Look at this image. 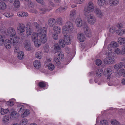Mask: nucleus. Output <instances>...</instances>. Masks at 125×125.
<instances>
[{"label": "nucleus", "mask_w": 125, "mask_h": 125, "mask_svg": "<svg viewBox=\"0 0 125 125\" xmlns=\"http://www.w3.org/2000/svg\"><path fill=\"white\" fill-rule=\"evenodd\" d=\"M0 31L3 36L5 38L10 36V40L7 39L5 41L2 36L0 35V45L4 44L7 49H10L12 44L15 48L14 49V54L18 55H24V52L23 51H20L19 49V42L20 38L16 35V31L14 29L11 27L9 28L7 31H6V28L5 26L2 27L0 28Z\"/></svg>", "instance_id": "1"}, {"label": "nucleus", "mask_w": 125, "mask_h": 125, "mask_svg": "<svg viewBox=\"0 0 125 125\" xmlns=\"http://www.w3.org/2000/svg\"><path fill=\"white\" fill-rule=\"evenodd\" d=\"M37 29V33L33 32L31 35L32 41L34 42L35 46L39 47L41 45L42 43H44L47 41V30L46 28L43 27L39 29L40 25L36 22L33 24Z\"/></svg>", "instance_id": "2"}, {"label": "nucleus", "mask_w": 125, "mask_h": 125, "mask_svg": "<svg viewBox=\"0 0 125 125\" xmlns=\"http://www.w3.org/2000/svg\"><path fill=\"white\" fill-rule=\"evenodd\" d=\"M93 3L92 2H90L88 3L87 7L84 8V11L86 17L88 18V22L91 24H94L95 21V18L91 14V12L93 11L94 7Z\"/></svg>", "instance_id": "3"}, {"label": "nucleus", "mask_w": 125, "mask_h": 125, "mask_svg": "<svg viewBox=\"0 0 125 125\" xmlns=\"http://www.w3.org/2000/svg\"><path fill=\"white\" fill-rule=\"evenodd\" d=\"M74 28L72 23L69 21L66 22L65 25L64 26L62 29V33L64 34L70 33L72 32Z\"/></svg>", "instance_id": "4"}, {"label": "nucleus", "mask_w": 125, "mask_h": 125, "mask_svg": "<svg viewBox=\"0 0 125 125\" xmlns=\"http://www.w3.org/2000/svg\"><path fill=\"white\" fill-rule=\"evenodd\" d=\"M64 40L61 39L59 40V44L62 48L65 47V44L69 45L71 44V40L69 36L67 35H64Z\"/></svg>", "instance_id": "5"}, {"label": "nucleus", "mask_w": 125, "mask_h": 125, "mask_svg": "<svg viewBox=\"0 0 125 125\" xmlns=\"http://www.w3.org/2000/svg\"><path fill=\"white\" fill-rule=\"evenodd\" d=\"M49 5L51 7L40 9V13L41 14H44L46 12H49L52 9V7L55 6V5L53 3L51 2H50Z\"/></svg>", "instance_id": "6"}, {"label": "nucleus", "mask_w": 125, "mask_h": 125, "mask_svg": "<svg viewBox=\"0 0 125 125\" xmlns=\"http://www.w3.org/2000/svg\"><path fill=\"white\" fill-rule=\"evenodd\" d=\"M112 57H106L104 58H102V59L104 60L105 63L109 64L113 63L115 61V59L113 58L114 57V56H113Z\"/></svg>", "instance_id": "7"}, {"label": "nucleus", "mask_w": 125, "mask_h": 125, "mask_svg": "<svg viewBox=\"0 0 125 125\" xmlns=\"http://www.w3.org/2000/svg\"><path fill=\"white\" fill-rule=\"evenodd\" d=\"M112 73V69L110 68H107L105 69L103 72L104 74L107 77V79H109Z\"/></svg>", "instance_id": "8"}, {"label": "nucleus", "mask_w": 125, "mask_h": 125, "mask_svg": "<svg viewBox=\"0 0 125 125\" xmlns=\"http://www.w3.org/2000/svg\"><path fill=\"white\" fill-rule=\"evenodd\" d=\"M54 51L53 52L54 53H57V55H63V53L61 52V49L58 43L55 44L53 46Z\"/></svg>", "instance_id": "9"}, {"label": "nucleus", "mask_w": 125, "mask_h": 125, "mask_svg": "<svg viewBox=\"0 0 125 125\" xmlns=\"http://www.w3.org/2000/svg\"><path fill=\"white\" fill-rule=\"evenodd\" d=\"M56 57H55L54 59V63L56 66H59L61 64L60 60L62 59L64 55H57Z\"/></svg>", "instance_id": "10"}, {"label": "nucleus", "mask_w": 125, "mask_h": 125, "mask_svg": "<svg viewBox=\"0 0 125 125\" xmlns=\"http://www.w3.org/2000/svg\"><path fill=\"white\" fill-rule=\"evenodd\" d=\"M17 30L19 34H21L25 31V25L22 23H19V26L17 28Z\"/></svg>", "instance_id": "11"}, {"label": "nucleus", "mask_w": 125, "mask_h": 125, "mask_svg": "<svg viewBox=\"0 0 125 125\" xmlns=\"http://www.w3.org/2000/svg\"><path fill=\"white\" fill-rule=\"evenodd\" d=\"M30 111L28 109H24L21 114L22 117H25L28 116L30 114Z\"/></svg>", "instance_id": "12"}, {"label": "nucleus", "mask_w": 125, "mask_h": 125, "mask_svg": "<svg viewBox=\"0 0 125 125\" xmlns=\"http://www.w3.org/2000/svg\"><path fill=\"white\" fill-rule=\"evenodd\" d=\"M77 38L79 41L81 42H84L85 39L84 35L81 33H79L78 34Z\"/></svg>", "instance_id": "13"}, {"label": "nucleus", "mask_w": 125, "mask_h": 125, "mask_svg": "<svg viewBox=\"0 0 125 125\" xmlns=\"http://www.w3.org/2000/svg\"><path fill=\"white\" fill-rule=\"evenodd\" d=\"M89 28L87 24L85 23L84 26V31H85V34L86 36L88 37H90L91 35V33L89 32H88Z\"/></svg>", "instance_id": "14"}, {"label": "nucleus", "mask_w": 125, "mask_h": 125, "mask_svg": "<svg viewBox=\"0 0 125 125\" xmlns=\"http://www.w3.org/2000/svg\"><path fill=\"white\" fill-rule=\"evenodd\" d=\"M67 8L66 6H61L60 8L56 10V12L57 13L62 12L65 10Z\"/></svg>", "instance_id": "15"}, {"label": "nucleus", "mask_w": 125, "mask_h": 125, "mask_svg": "<svg viewBox=\"0 0 125 125\" xmlns=\"http://www.w3.org/2000/svg\"><path fill=\"white\" fill-rule=\"evenodd\" d=\"M26 26V32L28 35H31L32 33L31 29L30 28V26L29 24H27Z\"/></svg>", "instance_id": "16"}, {"label": "nucleus", "mask_w": 125, "mask_h": 125, "mask_svg": "<svg viewBox=\"0 0 125 125\" xmlns=\"http://www.w3.org/2000/svg\"><path fill=\"white\" fill-rule=\"evenodd\" d=\"M24 47L26 50H30L31 49V47L30 42L28 41L25 42L24 44Z\"/></svg>", "instance_id": "17"}, {"label": "nucleus", "mask_w": 125, "mask_h": 125, "mask_svg": "<svg viewBox=\"0 0 125 125\" xmlns=\"http://www.w3.org/2000/svg\"><path fill=\"white\" fill-rule=\"evenodd\" d=\"M103 73V70L102 69H99L96 70L95 75L97 77H99L102 76Z\"/></svg>", "instance_id": "18"}, {"label": "nucleus", "mask_w": 125, "mask_h": 125, "mask_svg": "<svg viewBox=\"0 0 125 125\" xmlns=\"http://www.w3.org/2000/svg\"><path fill=\"white\" fill-rule=\"evenodd\" d=\"M48 24L51 27H53L56 23V21L53 18H51L48 20Z\"/></svg>", "instance_id": "19"}, {"label": "nucleus", "mask_w": 125, "mask_h": 125, "mask_svg": "<svg viewBox=\"0 0 125 125\" xmlns=\"http://www.w3.org/2000/svg\"><path fill=\"white\" fill-rule=\"evenodd\" d=\"M17 113L15 111H12L10 114V118L12 120H14L16 119L17 117Z\"/></svg>", "instance_id": "20"}, {"label": "nucleus", "mask_w": 125, "mask_h": 125, "mask_svg": "<svg viewBox=\"0 0 125 125\" xmlns=\"http://www.w3.org/2000/svg\"><path fill=\"white\" fill-rule=\"evenodd\" d=\"M76 23L77 27H80L82 25V20L80 18H78L76 20Z\"/></svg>", "instance_id": "21"}, {"label": "nucleus", "mask_w": 125, "mask_h": 125, "mask_svg": "<svg viewBox=\"0 0 125 125\" xmlns=\"http://www.w3.org/2000/svg\"><path fill=\"white\" fill-rule=\"evenodd\" d=\"M28 15V13L24 12H19L18 13L17 15L18 16L21 17H25Z\"/></svg>", "instance_id": "22"}, {"label": "nucleus", "mask_w": 125, "mask_h": 125, "mask_svg": "<svg viewBox=\"0 0 125 125\" xmlns=\"http://www.w3.org/2000/svg\"><path fill=\"white\" fill-rule=\"evenodd\" d=\"M118 0H109V2L111 6H115L118 3Z\"/></svg>", "instance_id": "23"}, {"label": "nucleus", "mask_w": 125, "mask_h": 125, "mask_svg": "<svg viewBox=\"0 0 125 125\" xmlns=\"http://www.w3.org/2000/svg\"><path fill=\"white\" fill-rule=\"evenodd\" d=\"M24 109V106L21 104H19L17 105V110L19 112L22 113Z\"/></svg>", "instance_id": "24"}, {"label": "nucleus", "mask_w": 125, "mask_h": 125, "mask_svg": "<svg viewBox=\"0 0 125 125\" xmlns=\"http://www.w3.org/2000/svg\"><path fill=\"white\" fill-rule=\"evenodd\" d=\"M34 67L36 68H39L41 67V64L39 61L36 60L34 61L33 63Z\"/></svg>", "instance_id": "25"}, {"label": "nucleus", "mask_w": 125, "mask_h": 125, "mask_svg": "<svg viewBox=\"0 0 125 125\" xmlns=\"http://www.w3.org/2000/svg\"><path fill=\"white\" fill-rule=\"evenodd\" d=\"M10 120V117L9 116L7 115H5L3 116L2 119V122L4 123H7Z\"/></svg>", "instance_id": "26"}, {"label": "nucleus", "mask_w": 125, "mask_h": 125, "mask_svg": "<svg viewBox=\"0 0 125 125\" xmlns=\"http://www.w3.org/2000/svg\"><path fill=\"white\" fill-rule=\"evenodd\" d=\"M124 69H121L118 71H117L115 73V75L119 77L123 75L124 72Z\"/></svg>", "instance_id": "27"}, {"label": "nucleus", "mask_w": 125, "mask_h": 125, "mask_svg": "<svg viewBox=\"0 0 125 125\" xmlns=\"http://www.w3.org/2000/svg\"><path fill=\"white\" fill-rule=\"evenodd\" d=\"M7 5L5 3L3 2H0V9L1 10H4L6 9Z\"/></svg>", "instance_id": "28"}, {"label": "nucleus", "mask_w": 125, "mask_h": 125, "mask_svg": "<svg viewBox=\"0 0 125 125\" xmlns=\"http://www.w3.org/2000/svg\"><path fill=\"white\" fill-rule=\"evenodd\" d=\"M116 33L119 35H122L123 34H125V29L121 30V29L119 28L116 30Z\"/></svg>", "instance_id": "29"}, {"label": "nucleus", "mask_w": 125, "mask_h": 125, "mask_svg": "<svg viewBox=\"0 0 125 125\" xmlns=\"http://www.w3.org/2000/svg\"><path fill=\"white\" fill-rule=\"evenodd\" d=\"M119 43L121 45H125V37H120L118 38Z\"/></svg>", "instance_id": "30"}, {"label": "nucleus", "mask_w": 125, "mask_h": 125, "mask_svg": "<svg viewBox=\"0 0 125 125\" xmlns=\"http://www.w3.org/2000/svg\"><path fill=\"white\" fill-rule=\"evenodd\" d=\"M28 121L27 119L24 118L22 119L20 122V125H26L28 123Z\"/></svg>", "instance_id": "31"}, {"label": "nucleus", "mask_w": 125, "mask_h": 125, "mask_svg": "<svg viewBox=\"0 0 125 125\" xmlns=\"http://www.w3.org/2000/svg\"><path fill=\"white\" fill-rule=\"evenodd\" d=\"M95 13L98 15V16L99 18L103 16V14L101 12L100 10L98 8H96L95 10Z\"/></svg>", "instance_id": "32"}, {"label": "nucleus", "mask_w": 125, "mask_h": 125, "mask_svg": "<svg viewBox=\"0 0 125 125\" xmlns=\"http://www.w3.org/2000/svg\"><path fill=\"white\" fill-rule=\"evenodd\" d=\"M13 5L15 8H18L20 6V3L18 0H15L14 2Z\"/></svg>", "instance_id": "33"}, {"label": "nucleus", "mask_w": 125, "mask_h": 125, "mask_svg": "<svg viewBox=\"0 0 125 125\" xmlns=\"http://www.w3.org/2000/svg\"><path fill=\"white\" fill-rule=\"evenodd\" d=\"M53 30L54 31V32H57L58 33H60L61 31V29L58 27L57 26H55L53 27Z\"/></svg>", "instance_id": "34"}, {"label": "nucleus", "mask_w": 125, "mask_h": 125, "mask_svg": "<svg viewBox=\"0 0 125 125\" xmlns=\"http://www.w3.org/2000/svg\"><path fill=\"white\" fill-rule=\"evenodd\" d=\"M9 111V110L8 109H6L1 108V110L0 113L1 115H3L7 113Z\"/></svg>", "instance_id": "35"}, {"label": "nucleus", "mask_w": 125, "mask_h": 125, "mask_svg": "<svg viewBox=\"0 0 125 125\" xmlns=\"http://www.w3.org/2000/svg\"><path fill=\"white\" fill-rule=\"evenodd\" d=\"M125 23L124 22H122L121 23L118 24L117 25V26L118 28H125Z\"/></svg>", "instance_id": "36"}, {"label": "nucleus", "mask_w": 125, "mask_h": 125, "mask_svg": "<svg viewBox=\"0 0 125 125\" xmlns=\"http://www.w3.org/2000/svg\"><path fill=\"white\" fill-rule=\"evenodd\" d=\"M56 22L57 23L60 25L62 24V20L61 18L59 17L57 18L56 19Z\"/></svg>", "instance_id": "37"}, {"label": "nucleus", "mask_w": 125, "mask_h": 125, "mask_svg": "<svg viewBox=\"0 0 125 125\" xmlns=\"http://www.w3.org/2000/svg\"><path fill=\"white\" fill-rule=\"evenodd\" d=\"M76 11L75 10H72L70 12V16L71 17H74L76 15Z\"/></svg>", "instance_id": "38"}, {"label": "nucleus", "mask_w": 125, "mask_h": 125, "mask_svg": "<svg viewBox=\"0 0 125 125\" xmlns=\"http://www.w3.org/2000/svg\"><path fill=\"white\" fill-rule=\"evenodd\" d=\"M110 44L113 47H117L118 46V44L115 42H112Z\"/></svg>", "instance_id": "39"}, {"label": "nucleus", "mask_w": 125, "mask_h": 125, "mask_svg": "<svg viewBox=\"0 0 125 125\" xmlns=\"http://www.w3.org/2000/svg\"><path fill=\"white\" fill-rule=\"evenodd\" d=\"M48 68L50 71L52 70L54 68V66L52 63H50L48 66Z\"/></svg>", "instance_id": "40"}, {"label": "nucleus", "mask_w": 125, "mask_h": 125, "mask_svg": "<svg viewBox=\"0 0 125 125\" xmlns=\"http://www.w3.org/2000/svg\"><path fill=\"white\" fill-rule=\"evenodd\" d=\"M111 123L113 125H120L119 123L115 120H112L111 121Z\"/></svg>", "instance_id": "41"}, {"label": "nucleus", "mask_w": 125, "mask_h": 125, "mask_svg": "<svg viewBox=\"0 0 125 125\" xmlns=\"http://www.w3.org/2000/svg\"><path fill=\"white\" fill-rule=\"evenodd\" d=\"M105 2V0H98L97 3L100 6L103 5Z\"/></svg>", "instance_id": "42"}, {"label": "nucleus", "mask_w": 125, "mask_h": 125, "mask_svg": "<svg viewBox=\"0 0 125 125\" xmlns=\"http://www.w3.org/2000/svg\"><path fill=\"white\" fill-rule=\"evenodd\" d=\"M28 2V5L29 6L32 8L34 7V3L33 2H32L31 0H24Z\"/></svg>", "instance_id": "43"}, {"label": "nucleus", "mask_w": 125, "mask_h": 125, "mask_svg": "<svg viewBox=\"0 0 125 125\" xmlns=\"http://www.w3.org/2000/svg\"><path fill=\"white\" fill-rule=\"evenodd\" d=\"M84 0H74V3L77 4H81L83 3Z\"/></svg>", "instance_id": "44"}, {"label": "nucleus", "mask_w": 125, "mask_h": 125, "mask_svg": "<svg viewBox=\"0 0 125 125\" xmlns=\"http://www.w3.org/2000/svg\"><path fill=\"white\" fill-rule=\"evenodd\" d=\"M5 17H10L12 16V13H10L9 12H6L4 14Z\"/></svg>", "instance_id": "45"}, {"label": "nucleus", "mask_w": 125, "mask_h": 125, "mask_svg": "<svg viewBox=\"0 0 125 125\" xmlns=\"http://www.w3.org/2000/svg\"><path fill=\"white\" fill-rule=\"evenodd\" d=\"M39 85L41 87H44L46 86V84L45 82H42L39 83Z\"/></svg>", "instance_id": "46"}, {"label": "nucleus", "mask_w": 125, "mask_h": 125, "mask_svg": "<svg viewBox=\"0 0 125 125\" xmlns=\"http://www.w3.org/2000/svg\"><path fill=\"white\" fill-rule=\"evenodd\" d=\"M101 123L102 125H108L107 121L104 119L102 120L101 121Z\"/></svg>", "instance_id": "47"}, {"label": "nucleus", "mask_w": 125, "mask_h": 125, "mask_svg": "<svg viewBox=\"0 0 125 125\" xmlns=\"http://www.w3.org/2000/svg\"><path fill=\"white\" fill-rule=\"evenodd\" d=\"M114 52L115 54L118 55L120 54L121 52L120 50L118 48H116L115 49Z\"/></svg>", "instance_id": "48"}, {"label": "nucleus", "mask_w": 125, "mask_h": 125, "mask_svg": "<svg viewBox=\"0 0 125 125\" xmlns=\"http://www.w3.org/2000/svg\"><path fill=\"white\" fill-rule=\"evenodd\" d=\"M58 33L57 32L55 31V34L53 36V38L54 40H57L58 39Z\"/></svg>", "instance_id": "49"}, {"label": "nucleus", "mask_w": 125, "mask_h": 125, "mask_svg": "<svg viewBox=\"0 0 125 125\" xmlns=\"http://www.w3.org/2000/svg\"><path fill=\"white\" fill-rule=\"evenodd\" d=\"M96 64L98 66L101 65L102 63V62L100 59H97L95 61Z\"/></svg>", "instance_id": "50"}, {"label": "nucleus", "mask_w": 125, "mask_h": 125, "mask_svg": "<svg viewBox=\"0 0 125 125\" xmlns=\"http://www.w3.org/2000/svg\"><path fill=\"white\" fill-rule=\"evenodd\" d=\"M109 31L111 33H113L115 31V29L114 27H111Z\"/></svg>", "instance_id": "51"}, {"label": "nucleus", "mask_w": 125, "mask_h": 125, "mask_svg": "<svg viewBox=\"0 0 125 125\" xmlns=\"http://www.w3.org/2000/svg\"><path fill=\"white\" fill-rule=\"evenodd\" d=\"M17 57L19 60H22L24 58V55H18Z\"/></svg>", "instance_id": "52"}, {"label": "nucleus", "mask_w": 125, "mask_h": 125, "mask_svg": "<svg viewBox=\"0 0 125 125\" xmlns=\"http://www.w3.org/2000/svg\"><path fill=\"white\" fill-rule=\"evenodd\" d=\"M36 1L39 3L41 4L42 5L45 4V3L43 2V0H36Z\"/></svg>", "instance_id": "53"}, {"label": "nucleus", "mask_w": 125, "mask_h": 125, "mask_svg": "<svg viewBox=\"0 0 125 125\" xmlns=\"http://www.w3.org/2000/svg\"><path fill=\"white\" fill-rule=\"evenodd\" d=\"M118 64L119 69L122 68L123 67V65L122 62L119 63Z\"/></svg>", "instance_id": "54"}, {"label": "nucleus", "mask_w": 125, "mask_h": 125, "mask_svg": "<svg viewBox=\"0 0 125 125\" xmlns=\"http://www.w3.org/2000/svg\"><path fill=\"white\" fill-rule=\"evenodd\" d=\"M114 68L116 70L119 69L118 64L115 65L114 66Z\"/></svg>", "instance_id": "55"}, {"label": "nucleus", "mask_w": 125, "mask_h": 125, "mask_svg": "<svg viewBox=\"0 0 125 125\" xmlns=\"http://www.w3.org/2000/svg\"><path fill=\"white\" fill-rule=\"evenodd\" d=\"M8 103V104L10 106H12L13 104V102L12 101H9Z\"/></svg>", "instance_id": "56"}, {"label": "nucleus", "mask_w": 125, "mask_h": 125, "mask_svg": "<svg viewBox=\"0 0 125 125\" xmlns=\"http://www.w3.org/2000/svg\"><path fill=\"white\" fill-rule=\"evenodd\" d=\"M35 57L38 59H41L42 57V55H36Z\"/></svg>", "instance_id": "57"}, {"label": "nucleus", "mask_w": 125, "mask_h": 125, "mask_svg": "<svg viewBox=\"0 0 125 125\" xmlns=\"http://www.w3.org/2000/svg\"><path fill=\"white\" fill-rule=\"evenodd\" d=\"M112 51L111 50L108 51V52H107L108 53V55H112Z\"/></svg>", "instance_id": "58"}, {"label": "nucleus", "mask_w": 125, "mask_h": 125, "mask_svg": "<svg viewBox=\"0 0 125 125\" xmlns=\"http://www.w3.org/2000/svg\"><path fill=\"white\" fill-rule=\"evenodd\" d=\"M122 51L125 54V46H123L122 48Z\"/></svg>", "instance_id": "59"}, {"label": "nucleus", "mask_w": 125, "mask_h": 125, "mask_svg": "<svg viewBox=\"0 0 125 125\" xmlns=\"http://www.w3.org/2000/svg\"><path fill=\"white\" fill-rule=\"evenodd\" d=\"M122 83L123 84H125V79H123L121 81Z\"/></svg>", "instance_id": "60"}, {"label": "nucleus", "mask_w": 125, "mask_h": 125, "mask_svg": "<svg viewBox=\"0 0 125 125\" xmlns=\"http://www.w3.org/2000/svg\"><path fill=\"white\" fill-rule=\"evenodd\" d=\"M52 59L51 58L47 59V61L48 62H50L51 61Z\"/></svg>", "instance_id": "61"}, {"label": "nucleus", "mask_w": 125, "mask_h": 125, "mask_svg": "<svg viewBox=\"0 0 125 125\" xmlns=\"http://www.w3.org/2000/svg\"><path fill=\"white\" fill-rule=\"evenodd\" d=\"M60 0H54L55 2L57 3L59 2Z\"/></svg>", "instance_id": "62"}, {"label": "nucleus", "mask_w": 125, "mask_h": 125, "mask_svg": "<svg viewBox=\"0 0 125 125\" xmlns=\"http://www.w3.org/2000/svg\"><path fill=\"white\" fill-rule=\"evenodd\" d=\"M29 125H37L36 124L33 123L30 124Z\"/></svg>", "instance_id": "63"}, {"label": "nucleus", "mask_w": 125, "mask_h": 125, "mask_svg": "<svg viewBox=\"0 0 125 125\" xmlns=\"http://www.w3.org/2000/svg\"><path fill=\"white\" fill-rule=\"evenodd\" d=\"M123 76L124 77H125V70H124V72Z\"/></svg>", "instance_id": "64"}]
</instances>
